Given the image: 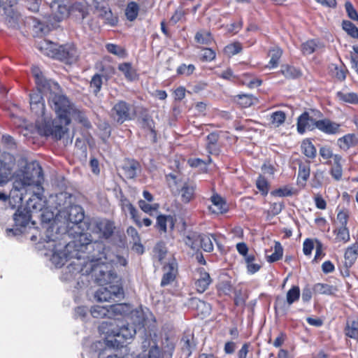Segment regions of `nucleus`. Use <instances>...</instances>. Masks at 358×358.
<instances>
[{
  "label": "nucleus",
  "mask_w": 358,
  "mask_h": 358,
  "mask_svg": "<svg viewBox=\"0 0 358 358\" xmlns=\"http://www.w3.org/2000/svg\"><path fill=\"white\" fill-rule=\"evenodd\" d=\"M12 168L8 163L0 159V185L7 183L11 178Z\"/></svg>",
  "instance_id": "obj_28"
},
{
  "label": "nucleus",
  "mask_w": 358,
  "mask_h": 358,
  "mask_svg": "<svg viewBox=\"0 0 358 358\" xmlns=\"http://www.w3.org/2000/svg\"><path fill=\"white\" fill-rule=\"evenodd\" d=\"M285 119L286 115L283 111H275L271 115L270 124L272 127H279L285 122Z\"/></svg>",
  "instance_id": "obj_36"
},
{
  "label": "nucleus",
  "mask_w": 358,
  "mask_h": 358,
  "mask_svg": "<svg viewBox=\"0 0 358 358\" xmlns=\"http://www.w3.org/2000/svg\"><path fill=\"white\" fill-rule=\"evenodd\" d=\"M139 7L138 5L135 2H130L127 4L125 10V15L129 21L134 20L138 13Z\"/></svg>",
  "instance_id": "obj_39"
},
{
  "label": "nucleus",
  "mask_w": 358,
  "mask_h": 358,
  "mask_svg": "<svg viewBox=\"0 0 358 358\" xmlns=\"http://www.w3.org/2000/svg\"><path fill=\"white\" fill-rule=\"evenodd\" d=\"M137 164L135 162H129L124 166V174L128 178H134L136 175Z\"/></svg>",
  "instance_id": "obj_49"
},
{
  "label": "nucleus",
  "mask_w": 358,
  "mask_h": 358,
  "mask_svg": "<svg viewBox=\"0 0 358 358\" xmlns=\"http://www.w3.org/2000/svg\"><path fill=\"white\" fill-rule=\"evenodd\" d=\"M42 94H48V96H50V92H44L40 90L34 92L29 94L31 110L39 118L36 120V124L41 135L52 136L56 140L61 139L68 132L69 129L67 127L71 123V119L79 122L87 128L91 127V124L86 117L84 112L75 105L74 108L81 115L76 113L73 114V113L68 114L66 116L67 119H69V122L66 124L64 121L59 118L58 115L56 113V118L52 122H50L45 114V102Z\"/></svg>",
  "instance_id": "obj_2"
},
{
  "label": "nucleus",
  "mask_w": 358,
  "mask_h": 358,
  "mask_svg": "<svg viewBox=\"0 0 358 358\" xmlns=\"http://www.w3.org/2000/svg\"><path fill=\"white\" fill-rule=\"evenodd\" d=\"M200 55L203 61H212L215 57V52L210 48H203Z\"/></svg>",
  "instance_id": "obj_59"
},
{
  "label": "nucleus",
  "mask_w": 358,
  "mask_h": 358,
  "mask_svg": "<svg viewBox=\"0 0 358 358\" xmlns=\"http://www.w3.org/2000/svg\"><path fill=\"white\" fill-rule=\"evenodd\" d=\"M197 43L204 45H208L213 41V37L208 31H200L195 36Z\"/></svg>",
  "instance_id": "obj_48"
},
{
  "label": "nucleus",
  "mask_w": 358,
  "mask_h": 358,
  "mask_svg": "<svg viewBox=\"0 0 358 358\" xmlns=\"http://www.w3.org/2000/svg\"><path fill=\"white\" fill-rule=\"evenodd\" d=\"M256 185H257V189L260 192H262V194H264V195L267 194L268 190V182L264 178L259 176L258 178V179L257 180Z\"/></svg>",
  "instance_id": "obj_58"
},
{
  "label": "nucleus",
  "mask_w": 358,
  "mask_h": 358,
  "mask_svg": "<svg viewBox=\"0 0 358 358\" xmlns=\"http://www.w3.org/2000/svg\"><path fill=\"white\" fill-rule=\"evenodd\" d=\"M38 45L43 54L66 63L75 62L78 57V50L73 44L57 45L50 41H43Z\"/></svg>",
  "instance_id": "obj_7"
},
{
  "label": "nucleus",
  "mask_w": 358,
  "mask_h": 358,
  "mask_svg": "<svg viewBox=\"0 0 358 358\" xmlns=\"http://www.w3.org/2000/svg\"><path fill=\"white\" fill-rule=\"evenodd\" d=\"M194 69H195V67L192 64H189V65L182 64L178 68L177 71L179 74L189 76L193 73Z\"/></svg>",
  "instance_id": "obj_60"
},
{
  "label": "nucleus",
  "mask_w": 358,
  "mask_h": 358,
  "mask_svg": "<svg viewBox=\"0 0 358 358\" xmlns=\"http://www.w3.org/2000/svg\"><path fill=\"white\" fill-rule=\"evenodd\" d=\"M283 250L282 245L279 242H275L274 246V252L271 255L266 257V259L268 262H275L282 257Z\"/></svg>",
  "instance_id": "obj_44"
},
{
  "label": "nucleus",
  "mask_w": 358,
  "mask_h": 358,
  "mask_svg": "<svg viewBox=\"0 0 358 358\" xmlns=\"http://www.w3.org/2000/svg\"><path fill=\"white\" fill-rule=\"evenodd\" d=\"M242 50L241 44L239 43H234L229 44L225 47L224 51L229 55H234L240 52Z\"/></svg>",
  "instance_id": "obj_55"
},
{
  "label": "nucleus",
  "mask_w": 358,
  "mask_h": 358,
  "mask_svg": "<svg viewBox=\"0 0 358 358\" xmlns=\"http://www.w3.org/2000/svg\"><path fill=\"white\" fill-rule=\"evenodd\" d=\"M195 186L193 184L185 183L181 189L182 201L188 203L194 197Z\"/></svg>",
  "instance_id": "obj_34"
},
{
  "label": "nucleus",
  "mask_w": 358,
  "mask_h": 358,
  "mask_svg": "<svg viewBox=\"0 0 358 358\" xmlns=\"http://www.w3.org/2000/svg\"><path fill=\"white\" fill-rule=\"evenodd\" d=\"M91 249L93 253L90 258V273L94 280L101 285L117 282L118 277L113 269V266H126V259L105 248L100 241L92 242Z\"/></svg>",
  "instance_id": "obj_4"
},
{
  "label": "nucleus",
  "mask_w": 358,
  "mask_h": 358,
  "mask_svg": "<svg viewBox=\"0 0 358 358\" xmlns=\"http://www.w3.org/2000/svg\"><path fill=\"white\" fill-rule=\"evenodd\" d=\"M32 74L35 78L38 90L50 92L48 101L50 107L57 113L59 118L66 124L69 122L67 115L69 113L81 115L74 108V103L70 101L66 96L61 92L59 84L52 80L47 79L43 71L38 66H33Z\"/></svg>",
  "instance_id": "obj_5"
},
{
  "label": "nucleus",
  "mask_w": 358,
  "mask_h": 358,
  "mask_svg": "<svg viewBox=\"0 0 358 358\" xmlns=\"http://www.w3.org/2000/svg\"><path fill=\"white\" fill-rule=\"evenodd\" d=\"M358 143V138L355 134H348L338 140L339 147L347 150L350 148L356 145Z\"/></svg>",
  "instance_id": "obj_27"
},
{
  "label": "nucleus",
  "mask_w": 358,
  "mask_h": 358,
  "mask_svg": "<svg viewBox=\"0 0 358 358\" xmlns=\"http://www.w3.org/2000/svg\"><path fill=\"white\" fill-rule=\"evenodd\" d=\"M44 189H36L28 192L30 196L26 201V208L29 212L32 213H39L46 206V200L43 194Z\"/></svg>",
  "instance_id": "obj_10"
},
{
  "label": "nucleus",
  "mask_w": 358,
  "mask_h": 358,
  "mask_svg": "<svg viewBox=\"0 0 358 358\" xmlns=\"http://www.w3.org/2000/svg\"><path fill=\"white\" fill-rule=\"evenodd\" d=\"M319 47V43L315 40H310L302 44L301 51L304 55H310L314 52Z\"/></svg>",
  "instance_id": "obj_42"
},
{
  "label": "nucleus",
  "mask_w": 358,
  "mask_h": 358,
  "mask_svg": "<svg viewBox=\"0 0 358 358\" xmlns=\"http://www.w3.org/2000/svg\"><path fill=\"white\" fill-rule=\"evenodd\" d=\"M300 296V289L298 286H293L287 293L286 300L289 306L296 301Z\"/></svg>",
  "instance_id": "obj_45"
},
{
  "label": "nucleus",
  "mask_w": 358,
  "mask_h": 358,
  "mask_svg": "<svg viewBox=\"0 0 358 358\" xmlns=\"http://www.w3.org/2000/svg\"><path fill=\"white\" fill-rule=\"evenodd\" d=\"M313 290L318 294H331L334 291L333 286L328 284L317 283L314 285Z\"/></svg>",
  "instance_id": "obj_40"
},
{
  "label": "nucleus",
  "mask_w": 358,
  "mask_h": 358,
  "mask_svg": "<svg viewBox=\"0 0 358 358\" xmlns=\"http://www.w3.org/2000/svg\"><path fill=\"white\" fill-rule=\"evenodd\" d=\"M335 233L336 234V239L337 241L344 243H347L350 241V234L346 227H340L335 231Z\"/></svg>",
  "instance_id": "obj_47"
},
{
  "label": "nucleus",
  "mask_w": 358,
  "mask_h": 358,
  "mask_svg": "<svg viewBox=\"0 0 358 358\" xmlns=\"http://www.w3.org/2000/svg\"><path fill=\"white\" fill-rule=\"evenodd\" d=\"M282 73L287 78H296L301 76V72L296 68L291 66H282Z\"/></svg>",
  "instance_id": "obj_43"
},
{
  "label": "nucleus",
  "mask_w": 358,
  "mask_h": 358,
  "mask_svg": "<svg viewBox=\"0 0 358 358\" xmlns=\"http://www.w3.org/2000/svg\"><path fill=\"white\" fill-rule=\"evenodd\" d=\"M136 115L132 106L124 101H117L110 110L112 119L118 124L131 120Z\"/></svg>",
  "instance_id": "obj_8"
},
{
  "label": "nucleus",
  "mask_w": 358,
  "mask_h": 358,
  "mask_svg": "<svg viewBox=\"0 0 358 358\" xmlns=\"http://www.w3.org/2000/svg\"><path fill=\"white\" fill-rule=\"evenodd\" d=\"M138 206L143 212L150 214H151L152 211L157 210L158 206L157 205L152 206L148 204L143 200H140L138 201Z\"/></svg>",
  "instance_id": "obj_62"
},
{
  "label": "nucleus",
  "mask_w": 358,
  "mask_h": 358,
  "mask_svg": "<svg viewBox=\"0 0 358 358\" xmlns=\"http://www.w3.org/2000/svg\"><path fill=\"white\" fill-rule=\"evenodd\" d=\"M337 98L346 103L357 104L358 103V94L354 92L344 93L338 92L336 94Z\"/></svg>",
  "instance_id": "obj_37"
},
{
  "label": "nucleus",
  "mask_w": 358,
  "mask_h": 358,
  "mask_svg": "<svg viewBox=\"0 0 358 358\" xmlns=\"http://www.w3.org/2000/svg\"><path fill=\"white\" fill-rule=\"evenodd\" d=\"M201 234L196 232H189L185 237L184 241L186 245L191 248L192 250H198L199 248V239Z\"/></svg>",
  "instance_id": "obj_30"
},
{
  "label": "nucleus",
  "mask_w": 358,
  "mask_h": 358,
  "mask_svg": "<svg viewBox=\"0 0 358 358\" xmlns=\"http://www.w3.org/2000/svg\"><path fill=\"white\" fill-rule=\"evenodd\" d=\"M345 332L347 336L358 340V322L348 320L346 324Z\"/></svg>",
  "instance_id": "obj_32"
},
{
  "label": "nucleus",
  "mask_w": 358,
  "mask_h": 358,
  "mask_svg": "<svg viewBox=\"0 0 358 358\" xmlns=\"http://www.w3.org/2000/svg\"><path fill=\"white\" fill-rule=\"evenodd\" d=\"M170 222L173 226V219L171 216L159 215L157 218V226L163 232L166 231V223Z\"/></svg>",
  "instance_id": "obj_50"
},
{
  "label": "nucleus",
  "mask_w": 358,
  "mask_h": 358,
  "mask_svg": "<svg viewBox=\"0 0 358 358\" xmlns=\"http://www.w3.org/2000/svg\"><path fill=\"white\" fill-rule=\"evenodd\" d=\"M43 176L42 168L38 163L27 164L18 179L14 182V187L18 191L24 192L21 193L20 199H26L29 192L36 189H42Z\"/></svg>",
  "instance_id": "obj_6"
},
{
  "label": "nucleus",
  "mask_w": 358,
  "mask_h": 358,
  "mask_svg": "<svg viewBox=\"0 0 358 358\" xmlns=\"http://www.w3.org/2000/svg\"><path fill=\"white\" fill-rule=\"evenodd\" d=\"M120 206L122 210L126 213L128 211L131 215V219L138 227H142L140 218L138 216V211L136 208L131 203V202L124 196H121Z\"/></svg>",
  "instance_id": "obj_23"
},
{
  "label": "nucleus",
  "mask_w": 358,
  "mask_h": 358,
  "mask_svg": "<svg viewBox=\"0 0 358 358\" xmlns=\"http://www.w3.org/2000/svg\"><path fill=\"white\" fill-rule=\"evenodd\" d=\"M60 217L71 223L78 224L84 219V212L80 206L72 205Z\"/></svg>",
  "instance_id": "obj_20"
},
{
  "label": "nucleus",
  "mask_w": 358,
  "mask_h": 358,
  "mask_svg": "<svg viewBox=\"0 0 358 358\" xmlns=\"http://www.w3.org/2000/svg\"><path fill=\"white\" fill-rule=\"evenodd\" d=\"M282 53V52L281 49L278 47L273 48L270 50L269 56L271 57V59L268 63L270 68H275L278 66V60L280 58Z\"/></svg>",
  "instance_id": "obj_41"
},
{
  "label": "nucleus",
  "mask_w": 358,
  "mask_h": 358,
  "mask_svg": "<svg viewBox=\"0 0 358 358\" xmlns=\"http://www.w3.org/2000/svg\"><path fill=\"white\" fill-rule=\"evenodd\" d=\"M330 174L336 180H340L343 176L342 166H333Z\"/></svg>",
  "instance_id": "obj_63"
},
{
  "label": "nucleus",
  "mask_w": 358,
  "mask_h": 358,
  "mask_svg": "<svg viewBox=\"0 0 358 358\" xmlns=\"http://www.w3.org/2000/svg\"><path fill=\"white\" fill-rule=\"evenodd\" d=\"M345 8L348 16L354 21H358V13L353 5L350 1H346L345 3Z\"/></svg>",
  "instance_id": "obj_54"
},
{
  "label": "nucleus",
  "mask_w": 358,
  "mask_h": 358,
  "mask_svg": "<svg viewBox=\"0 0 358 358\" xmlns=\"http://www.w3.org/2000/svg\"><path fill=\"white\" fill-rule=\"evenodd\" d=\"M118 69L122 71L125 77L129 80H132L135 76L134 71L129 63L120 64Z\"/></svg>",
  "instance_id": "obj_51"
},
{
  "label": "nucleus",
  "mask_w": 358,
  "mask_h": 358,
  "mask_svg": "<svg viewBox=\"0 0 358 358\" xmlns=\"http://www.w3.org/2000/svg\"><path fill=\"white\" fill-rule=\"evenodd\" d=\"M330 74L339 80H344L345 78V71L342 66L331 64L329 66Z\"/></svg>",
  "instance_id": "obj_38"
},
{
  "label": "nucleus",
  "mask_w": 358,
  "mask_h": 358,
  "mask_svg": "<svg viewBox=\"0 0 358 358\" xmlns=\"http://www.w3.org/2000/svg\"><path fill=\"white\" fill-rule=\"evenodd\" d=\"M149 316L152 317V314L148 309L145 311L141 307L135 310L131 308L126 322L129 327H134L136 331L137 329H142L145 326Z\"/></svg>",
  "instance_id": "obj_11"
},
{
  "label": "nucleus",
  "mask_w": 358,
  "mask_h": 358,
  "mask_svg": "<svg viewBox=\"0 0 358 358\" xmlns=\"http://www.w3.org/2000/svg\"><path fill=\"white\" fill-rule=\"evenodd\" d=\"M89 14V6L86 1H76L70 6L69 15L77 20L83 21Z\"/></svg>",
  "instance_id": "obj_19"
},
{
  "label": "nucleus",
  "mask_w": 358,
  "mask_h": 358,
  "mask_svg": "<svg viewBox=\"0 0 358 358\" xmlns=\"http://www.w3.org/2000/svg\"><path fill=\"white\" fill-rule=\"evenodd\" d=\"M310 176V166L306 164H300L299 167L298 179L301 178L306 181Z\"/></svg>",
  "instance_id": "obj_56"
},
{
  "label": "nucleus",
  "mask_w": 358,
  "mask_h": 358,
  "mask_svg": "<svg viewBox=\"0 0 358 358\" xmlns=\"http://www.w3.org/2000/svg\"><path fill=\"white\" fill-rule=\"evenodd\" d=\"M301 150L303 153L309 158H315L316 156V148L312 143V142L308 140H304L301 143Z\"/></svg>",
  "instance_id": "obj_35"
},
{
  "label": "nucleus",
  "mask_w": 358,
  "mask_h": 358,
  "mask_svg": "<svg viewBox=\"0 0 358 358\" xmlns=\"http://www.w3.org/2000/svg\"><path fill=\"white\" fill-rule=\"evenodd\" d=\"M343 29L352 37L358 38V28L350 21L344 20L342 23Z\"/></svg>",
  "instance_id": "obj_46"
},
{
  "label": "nucleus",
  "mask_w": 358,
  "mask_h": 358,
  "mask_svg": "<svg viewBox=\"0 0 358 358\" xmlns=\"http://www.w3.org/2000/svg\"><path fill=\"white\" fill-rule=\"evenodd\" d=\"M114 222L108 220H95L91 224V231L101 239H109L114 234Z\"/></svg>",
  "instance_id": "obj_12"
},
{
  "label": "nucleus",
  "mask_w": 358,
  "mask_h": 358,
  "mask_svg": "<svg viewBox=\"0 0 358 358\" xmlns=\"http://www.w3.org/2000/svg\"><path fill=\"white\" fill-rule=\"evenodd\" d=\"M213 242L216 243L219 246L214 235L201 234L199 242V248H201L205 252H210L213 250Z\"/></svg>",
  "instance_id": "obj_26"
},
{
  "label": "nucleus",
  "mask_w": 358,
  "mask_h": 358,
  "mask_svg": "<svg viewBox=\"0 0 358 358\" xmlns=\"http://www.w3.org/2000/svg\"><path fill=\"white\" fill-rule=\"evenodd\" d=\"M91 315L95 318L108 317L109 319V306H94L92 307Z\"/></svg>",
  "instance_id": "obj_33"
},
{
  "label": "nucleus",
  "mask_w": 358,
  "mask_h": 358,
  "mask_svg": "<svg viewBox=\"0 0 358 358\" xmlns=\"http://www.w3.org/2000/svg\"><path fill=\"white\" fill-rule=\"evenodd\" d=\"M102 85V78L99 74H95L90 82V87L93 89L94 94H97Z\"/></svg>",
  "instance_id": "obj_52"
},
{
  "label": "nucleus",
  "mask_w": 358,
  "mask_h": 358,
  "mask_svg": "<svg viewBox=\"0 0 358 358\" xmlns=\"http://www.w3.org/2000/svg\"><path fill=\"white\" fill-rule=\"evenodd\" d=\"M321 115L322 114L320 112L315 113L314 111L302 113L297 120L298 132L303 134L307 130L313 131L317 129L316 124L318 120H317L316 116L320 117Z\"/></svg>",
  "instance_id": "obj_14"
},
{
  "label": "nucleus",
  "mask_w": 358,
  "mask_h": 358,
  "mask_svg": "<svg viewBox=\"0 0 358 358\" xmlns=\"http://www.w3.org/2000/svg\"><path fill=\"white\" fill-rule=\"evenodd\" d=\"M236 101L242 107L247 108L258 102V99L252 94H238Z\"/></svg>",
  "instance_id": "obj_31"
},
{
  "label": "nucleus",
  "mask_w": 358,
  "mask_h": 358,
  "mask_svg": "<svg viewBox=\"0 0 358 358\" xmlns=\"http://www.w3.org/2000/svg\"><path fill=\"white\" fill-rule=\"evenodd\" d=\"M122 287L119 284L100 287L95 293V298L99 302L120 300L123 296Z\"/></svg>",
  "instance_id": "obj_9"
},
{
  "label": "nucleus",
  "mask_w": 358,
  "mask_h": 358,
  "mask_svg": "<svg viewBox=\"0 0 358 358\" xmlns=\"http://www.w3.org/2000/svg\"><path fill=\"white\" fill-rule=\"evenodd\" d=\"M337 221L340 224V227H346L348 219V213L346 210H341L337 214Z\"/></svg>",
  "instance_id": "obj_64"
},
{
  "label": "nucleus",
  "mask_w": 358,
  "mask_h": 358,
  "mask_svg": "<svg viewBox=\"0 0 358 358\" xmlns=\"http://www.w3.org/2000/svg\"><path fill=\"white\" fill-rule=\"evenodd\" d=\"M57 235L53 234V228L47 229L44 248L52 252L50 260L57 267H61L68 259L71 263L63 271L62 278L70 281L78 275H90L92 265L90 264V256H85V251H90L92 248L91 235L81 234L78 238L64 245L57 243Z\"/></svg>",
  "instance_id": "obj_1"
},
{
  "label": "nucleus",
  "mask_w": 358,
  "mask_h": 358,
  "mask_svg": "<svg viewBox=\"0 0 358 358\" xmlns=\"http://www.w3.org/2000/svg\"><path fill=\"white\" fill-rule=\"evenodd\" d=\"M164 274L161 281V286L165 287L174 281L178 269L175 259L170 260L163 267Z\"/></svg>",
  "instance_id": "obj_18"
},
{
  "label": "nucleus",
  "mask_w": 358,
  "mask_h": 358,
  "mask_svg": "<svg viewBox=\"0 0 358 358\" xmlns=\"http://www.w3.org/2000/svg\"><path fill=\"white\" fill-rule=\"evenodd\" d=\"M94 14L101 19L103 23L110 26H115L117 24V17L113 14L106 2L94 1Z\"/></svg>",
  "instance_id": "obj_13"
},
{
  "label": "nucleus",
  "mask_w": 358,
  "mask_h": 358,
  "mask_svg": "<svg viewBox=\"0 0 358 358\" xmlns=\"http://www.w3.org/2000/svg\"><path fill=\"white\" fill-rule=\"evenodd\" d=\"M41 218L42 222H50L55 215V213L50 210H48V208L46 206L44 208V209L41 211Z\"/></svg>",
  "instance_id": "obj_61"
},
{
  "label": "nucleus",
  "mask_w": 358,
  "mask_h": 358,
  "mask_svg": "<svg viewBox=\"0 0 358 358\" xmlns=\"http://www.w3.org/2000/svg\"><path fill=\"white\" fill-rule=\"evenodd\" d=\"M152 343L153 345L148 351V358H164V352L159 349L155 342L153 341Z\"/></svg>",
  "instance_id": "obj_53"
},
{
  "label": "nucleus",
  "mask_w": 358,
  "mask_h": 358,
  "mask_svg": "<svg viewBox=\"0 0 358 358\" xmlns=\"http://www.w3.org/2000/svg\"><path fill=\"white\" fill-rule=\"evenodd\" d=\"M12 7L13 6H10L9 8L4 9L6 15L5 20L9 27L18 29L23 20L20 13L15 11Z\"/></svg>",
  "instance_id": "obj_21"
},
{
  "label": "nucleus",
  "mask_w": 358,
  "mask_h": 358,
  "mask_svg": "<svg viewBox=\"0 0 358 358\" xmlns=\"http://www.w3.org/2000/svg\"><path fill=\"white\" fill-rule=\"evenodd\" d=\"M358 256V241L349 246L345 252V261L351 266Z\"/></svg>",
  "instance_id": "obj_29"
},
{
  "label": "nucleus",
  "mask_w": 358,
  "mask_h": 358,
  "mask_svg": "<svg viewBox=\"0 0 358 358\" xmlns=\"http://www.w3.org/2000/svg\"><path fill=\"white\" fill-rule=\"evenodd\" d=\"M50 8L57 21H61L69 15L70 6H68L64 0H54Z\"/></svg>",
  "instance_id": "obj_17"
},
{
  "label": "nucleus",
  "mask_w": 358,
  "mask_h": 358,
  "mask_svg": "<svg viewBox=\"0 0 358 358\" xmlns=\"http://www.w3.org/2000/svg\"><path fill=\"white\" fill-rule=\"evenodd\" d=\"M57 210L56 216L60 217L73 203V196L67 192H61L52 197Z\"/></svg>",
  "instance_id": "obj_15"
},
{
  "label": "nucleus",
  "mask_w": 358,
  "mask_h": 358,
  "mask_svg": "<svg viewBox=\"0 0 358 358\" xmlns=\"http://www.w3.org/2000/svg\"><path fill=\"white\" fill-rule=\"evenodd\" d=\"M316 127L320 131L327 134H335L339 132L340 124L327 118L318 120Z\"/></svg>",
  "instance_id": "obj_22"
},
{
  "label": "nucleus",
  "mask_w": 358,
  "mask_h": 358,
  "mask_svg": "<svg viewBox=\"0 0 358 358\" xmlns=\"http://www.w3.org/2000/svg\"><path fill=\"white\" fill-rule=\"evenodd\" d=\"M210 201L213 206L208 207L209 210L215 214H222L227 212V208L224 200L218 194H213Z\"/></svg>",
  "instance_id": "obj_24"
},
{
  "label": "nucleus",
  "mask_w": 358,
  "mask_h": 358,
  "mask_svg": "<svg viewBox=\"0 0 358 358\" xmlns=\"http://www.w3.org/2000/svg\"><path fill=\"white\" fill-rule=\"evenodd\" d=\"M131 306L127 303L109 306V320L102 322L99 326L100 334L105 335V343L108 348H120L136 334V329L129 327L121 319L127 320Z\"/></svg>",
  "instance_id": "obj_3"
},
{
  "label": "nucleus",
  "mask_w": 358,
  "mask_h": 358,
  "mask_svg": "<svg viewBox=\"0 0 358 358\" xmlns=\"http://www.w3.org/2000/svg\"><path fill=\"white\" fill-rule=\"evenodd\" d=\"M31 218V213L26 208H18L13 215V220L16 226L26 227L29 224Z\"/></svg>",
  "instance_id": "obj_25"
},
{
  "label": "nucleus",
  "mask_w": 358,
  "mask_h": 358,
  "mask_svg": "<svg viewBox=\"0 0 358 358\" xmlns=\"http://www.w3.org/2000/svg\"><path fill=\"white\" fill-rule=\"evenodd\" d=\"M194 286L199 293L204 292L212 282L209 273L203 268H199L194 274Z\"/></svg>",
  "instance_id": "obj_16"
},
{
  "label": "nucleus",
  "mask_w": 358,
  "mask_h": 358,
  "mask_svg": "<svg viewBox=\"0 0 358 358\" xmlns=\"http://www.w3.org/2000/svg\"><path fill=\"white\" fill-rule=\"evenodd\" d=\"M106 47L107 50L110 53H112L115 55H117L119 57H124L125 55L124 50L121 47H120L117 45H115L113 43H108L106 45Z\"/></svg>",
  "instance_id": "obj_57"
}]
</instances>
